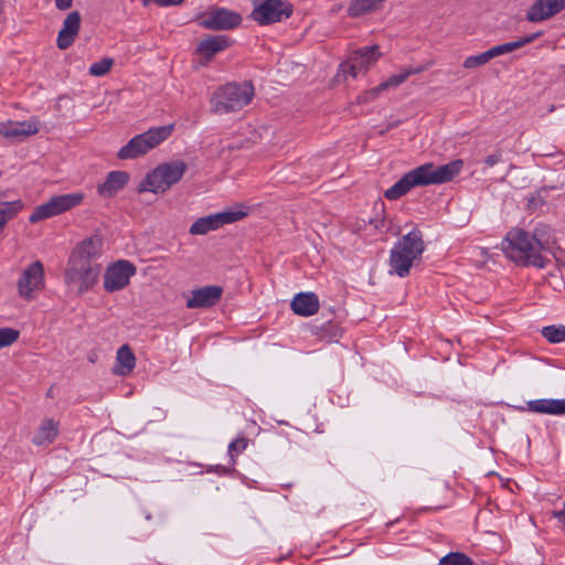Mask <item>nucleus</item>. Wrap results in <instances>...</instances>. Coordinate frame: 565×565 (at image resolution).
I'll list each match as a JSON object with an SVG mask.
<instances>
[{"label":"nucleus","instance_id":"f257e3e1","mask_svg":"<svg viewBox=\"0 0 565 565\" xmlns=\"http://www.w3.org/2000/svg\"><path fill=\"white\" fill-rule=\"evenodd\" d=\"M103 237L92 235L79 242L72 250L64 270V282L78 294L92 289L98 281L102 266L97 259L102 255Z\"/></svg>","mask_w":565,"mask_h":565},{"label":"nucleus","instance_id":"f03ea898","mask_svg":"<svg viewBox=\"0 0 565 565\" xmlns=\"http://www.w3.org/2000/svg\"><path fill=\"white\" fill-rule=\"evenodd\" d=\"M462 167L463 161L460 159L439 167H435L433 163H425L404 174L384 192V196L387 200H398L415 186L449 182L460 173Z\"/></svg>","mask_w":565,"mask_h":565},{"label":"nucleus","instance_id":"7ed1b4c3","mask_svg":"<svg viewBox=\"0 0 565 565\" xmlns=\"http://www.w3.org/2000/svg\"><path fill=\"white\" fill-rule=\"evenodd\" d=\"M504 255L520 266L545 268L551 259L537 252L531 234L522 228H511L502 241Z\"/></svg>","mask_w":565,"mask_h":565},{"label":"nucleus","instance_id":"20e7f679","mask_svg":"<svg viewBox=\"0 0 565 565\" xmlns=\"http://www.w3.org/2000/svg\"><path fill=\"white\" fill-rule=\"evenodd\" d=\"M425 250L423 233L414 228L404 235L391 249L390 274L404 278L409 275L413 265L422 258Z\"/></svg>","mask_w":565,"mask_h":565},{"label":"nucleus","instance_id":"39448f33","mask_svg":"<svg viewBox=\"0 0 565 565\" xmlns=\"http://www.w3.org/2000/svg\"><path fill=\"white\" fill-rule=\"evenodd\" d=\"M254 96L255 89L252 82L227 83L213 93L211 108L218 115L235 113L247 106Z\"/></svg>","mask_w":565,"mask_h":565},{"label":"nucleus","instance_id":"423d86ee","mask_svg":"<svg viewBox=\"0 0 565 565\" xmlns=\"http://www.w3.org/2000/svg\"><path fill=\"white\" fill-rule=\"evenodd\" d=\"M186 168V163L180 160L160 164L146 175L138 191L163 193L181 180Z\"/></svg>","mask_w":565,"mask_h":565},{"label":"nucleus","instance_id":"0eeeda50","mask_svg":"<svg viewBox=\"0 0 565 565\" xmlns=\"http://www.w3.org/2000/svg\"><path fill=\"white\" fill-rule=\"evenodd\" d=\"M172 128V126H160L135 136L126 146L120 148L117 158L126 160L146 154L164 141L171 135Z\"/></svg>","mask_w":565,"mask_h":565},{"label":"nucleus","instance_id":"6e6552de","mask_svg":"<svg viewBox=\"0 0 565 565\" xmlns=\"http://www.w3.org/2000/svg\"><path fill=\"white\" fill-rule=\"evenodd\" d=\"M84 194L79 192L52 196L47 202L36 206L30 215V223H38L42 220L62 214L82 203Z\"/></svg>","mask_w":565,"mask_h":565},{"label":"nucleus","instance_id":"1a4fd4ad","mask_svg":"<svg viewBox=\"0 0 565 565\" xmlns=\"http://www.w3.org/2000/svg\"><path fill=\"white\" fill-rule=\"evenodd\" d=\"M136 273V266L129 260L120 259L110 264L104 274V289L107 292L125 289Z\"/></svg>","mask_w":565,"mask_h":565},{"label":"nucleus","instance_id":"9d476101","mask_svg":"<svg viewBox=\"0 0 565 565\" xmlns=\"http://www.w3.org/2000/svg\"><path fill=\"white\" fill-rule=\"evenodd\" d=\"M243 211H225L199 217L189 228L192 235H205L211 231H216L226 224L235 223L246 216Z\"/></svg>","mask_w":565,"mask_h":565},{"label":"nucleus","instance_id":"9b49d317","mask_svg":"<svg viewBox=\"0 0 565 565\" xmlns=\"http://www.w3.org/2000/svg\"><path fill=\"white\" fill-rule=\"evenodd\" d=\"M379 45L365 46L353 52L348 61L341 65L342 72H348L353 78L365 73L381 56Z\"/></svg>","mask_w":565,"mask_h":565},{"label":"nucleus","instance_id":"f8f14e48","mask_svg":"<svg viewBox=\"0 0 565 565\" xmlns=\"http://www.w3.org/2000/svg\"><path fill=\"white\" fill-rule=\"evenodd\" d=\"M241 22L242 18L238 13L225 8L211 9L200 19V25L209 30H231Z\"/></svg>","mask_w":565,"mask_h":565},{"label":"nucleus","instance_id":"ddd939ff","mask_svg":"<svg viewBox=\"0 0 565 565\" xmlns=\"http://www.w3.org/2000/svg\"><path fill=\"white\" fill-rule=\"evenodd\" d=\"M290 14L291 8L288 3L281 0H266L253 10L252 18L260 25H266L280 21L282 17L288 18Z\"/></svg>","mask_w":565,"mask_h":565},{"label":"nucleus","instance_id":"4468645a","mask_svg":"<svg viewBox=\"0 0 565 565\" xmlns=\"http://www.w3.org/2000/svg\"><path fill=\"white\" fill-rule=\"evenodd\" d=\"M44 286V268L41 262L36 260L28 266L19 281V295L24 299H32L33 291L41 290Z\"/></svg>","mask_w":565,"mask_h":565},{"label":"nucleus","instance_id":"2eb2a0df","mask_svg":"<svg viewBox=\"0 0 565 565\" xmlns=\"http://www.w3.org/2000/svg\"><path fill=\"white\" fill-rule=\"evenodd\" d=\"M565 9V0H535L526 11L529 22L548 20Z\"/></svg>","mask_w":565,"mask_h":565},{"label":"nucleus","instance_id":"dca6fc26","mask_svg":"<svg viewBox=\"0 0 565 565\" xmlns=\"http://www.w3.org/2000/svg\"><path fill=\"white\" fill-rule=\"evenodd\" d=\"M81 21L82 18L78 11H72L66 15L56 39V45L60 50H67L75 42L81 29Z\"/></svg>","mask_w":565,"mask_h":565},{"label":"nucleus","instance_id":"f3484780","mask_svg":"<svg viewBox=\"0 0 565 565\" xmlns=\"http://www.w3.org/2000/svg\"><path fill=\"white\" fill-rule=\"evenodd\" d=\"M223 289L220 286H205L193 290L186 301L189 309L210 308L221 299Z\"/></svg>","mask_w":565,"mask_h":565},{"label":"nucleus","instance_id":"a211bd4d","mask_svg":"<svg viewBox=\"0 0 565 565\" xmlns=\"http://www.w3.org/2000/svg\"><path fill=\"white\" fill-rule=\"evenodd\" d=\"M231 45V41L225 35H210L201 40L196 46V53L204 58V64L212 61V58L220 52L224 51Z\"/></svg>","mask_w":565,"mask_h":565},{"label":"nucleus","instance_id":"6ab92c4d","mask_svg":"<svg viewBox=\"0 0 565 565\" xmlns=\"http://www.w3.org/2000/svg\"><path fill=\"white\" fill-rule=\"evenodd\" d=\"M38 131V125L32 121H9L0 125V135L7 139L21 140Z\"/></svg>","mask_w":565,"mask_h":565},{"label":"nucleus","instance_id":"aec40b11","mask_svg":"<svg viewBox=\"0 0 565 565\" xmlns=\"http://www.w3.org/2000/svg\"><path fill=\"white\" fill-rule=\"evenodd\" d=\"M128 181L129 174L127 172L111 171L106 180L97 186V192L103 198H113L127 185Z\"/></svg>","mask_w":565,"mask_h":565},{"label":"nucleus","instance_id":"412c9836","mask_svg":"<svg viewBox=\"0 0 565 565\" xmlns=\"http://www.w3.org/2000/svg\"><path fill=\"white\" fill-rule=\"evenodd\" d=\"M320 307L318 296L313 292H300L291 301L292 311L302 317H309L318 312Z\"/></svg>","mask_w":565,"mask_h":565},{"label":"nucleus","instance_id":"4be33fe9","mask_svg":"<svg viewBox=\"0 0 565 565\" xmlns=\"http://www.w3.org/2000/svg\"><path fill=\"white\" fill-rule=\"evenodd\" d=\"M531 238L536 246L537 252L544 254H551L555 244V237L552 228L546 224H539L531 235Z\"/></svg>","mask_w":565,"mask_h":565},{"label":"nucleus","instance_id":"5701e85b","mask_svg":"<svg viewBox=\"0 0 565 565\" xmlns=\"http://www.w3.org/2000/svg\"><path fill=\"white\" fill-rule=\"evenodd\" d=\"M527 409L532 413L550 414V415H565V398L564 399H534L527 402Z\"/></svg>","mask_w":565,"mask_h":565},{"label":"nucleus","instance_id":"b1692460","mask_svg":"<svg viewBox=\"0 0 565 565\" xmlns=\"http://www.w3.org/2000/svg\"><path fill=\"white\" fill-rule=\"evenodd\" d=\"M116 363L114 369L116 375L126 376L135 369L136 356L128 344H124L118 349Z\"/></svg>","mask_w":565,"mask_h":565},{"label":"nucleus","instance_id":"393cba45","mask_svg":"<svg viewBox=\"0 0 565 565\" xmlns=\"http://www.w3.org/2000/svg\"><path fill=\"white\" fill-rule=\"evenodd\" d=\"M541 34H542L541 32H536L531 35L523 36L513 42H507V43H503L500 45H495L487 51L488 55H489L490 60H492L497 56L511 53L518 49H521V47L532 43L535 39L541 36Z\"/></svg>","mask_w":565,"mask_h":565},{"label":"nucleus","instance_id":"a878e982","mask_svg":"<svg viewBox=\"0 0 565 565\" xmlns=\"http://www.w3.org/2000/svg\"><path fill=\"white\" fill-rule=\"evenodd\" d=\"M57 434L58 424L52 418H46L42 422L35 436L33 437V444L38 446L52 444Z\"/></svg>","mask_w":565,"mask_h":565},{"label":"nucleus","instance_id":"bb28decb","mask_svg":"<svg viewBox=\"0 0 565 565\" xmlns=\"http://www.w3.org/2000/svg\"><path fill=\"white\" fill-rule=\"evenodd\" d=\"M384 1L385 0H352L348 8V14L352 18L362 17L379 9Z\"/></svg>","mask_w":565,"mask_h":565},{"label":"nucleus","instance_id":"cd10ccee","mask_svg":"<svg viewBox=\"0 0 565 565\" xmlns=\"http://www.w3.org/2000/svg\"><path fill=\"white\" fill-rule=\"evenodd\" d=\"M23 206L24 204L21 200L0 201V231L6 227L9 221L18 215Z\"/></svg>","mask_w":565,"mask_h":565},{"label":"nucleus","instance_id":"c85d7f7f","mask_svg":"<svg viewBox=\"0 0 565 565\" xmlns=\"http://www.w3.org/2000/svg\"><path fill=\"white\" fill-rule=\"evenodd\" d=\"M422 68H406L403 72L398 74H394L390 76L385 82L380 84V88H383V90H386L388 88H394L403 84L411 75L420 73Z\"/></svg>","mask_w":565,"mask_h":565},{"label":"nucleus","instance_id":"c756f323","mask_svg":"<svg viewBox=\"0 0 565 565\" xmlns=\"http://www.w3.org/2000/svg\"><path fill=\"white\" fill-rule=\"evenodd\" d=\"M311 332L319 335L321 339L333 340L341 334V329L331 321L321 326H311Z\"/></svg>","mask_w":565,"mask_h":565},{"label":"nucleus","instance_id":"7c9ffc66","mask_svg":"<svg viewBox=\"0 0 565 565\" xmlns=\"http://www.w3.org/2000/svg\"><path fill=\"white\" fill-rule=\"evenodd\" d=\"M114 60L110 57H104L100 61L93 63L89 67V74L92 76H104L106 75L113 67Z\"/></svg>","mask_w":565,"mask_h":565},{"label":"nucleus","instance_id":"2f4dec72","mask_svg":"<svg viewBox=\"0 0 565 565\" xmlns=\"http://www.w3.org/2000/svg\"><path fill=\"white\" fill-rule=\"evenodd\" d=\"M439 565H472V561L463 553H449L440 558Z\"/></svg>","mask_w":565,"mask_h":565},{"label":"nucleus","instance_id":"473e14b6","mask_svg":"<svg viewBox=\"0 0 565 565\" xmlns=\"http://www.w3.org/2000/svg\"><path fill=\"white\" fill-rule=\"evenodd\" d=\"M542 334L548 342L558 343L565 339V328H556L554 326L544 327Z\"/></svg>","mask_w":565,"mask_h":565},{"label":"nucleus","instance_id":"72a5a7b5","mask_svg":"<svg viewBox=\"0 0 565 565\" xmlns=\"http://www.w3.org/2000/svg\"><path fill=\"white\" fill-rule=\"evenodd\" d=\"M20 332L13 328H0V349L9 347L19 339Z\"/></svg>","mask_w":565,"mask_h":565},{"label":"nucleus","instance_id":"f704fd0d","mask_svg":"<svg viewBox=\"0 0 565 565\" xmlns=\"http://www.w3.org/2000/svg\"><path fill=\"white\" fill-rule=\"evenodd\" d=\"M489 61H490V57L488 55V52L486 51L478 55L468 56L463 61V67L465 68H476V67L487 64Z\"/></svg>","mask_w":565,"mask_h":565},{"label":"nucleus","instance_id":"c9c22d12","mask_svg":"<svg viewBox=\"0 0 565 565\" xmlns=\"http://www.w3.org/2000/svg\"><path fill=\"white\" fill-rule=\"evenodd\" d=\"M248 445V439L245 437H239L235 440H233L228 445V455L231 458H234L235 456L239 455L242 451L246 449Z\"/></svg>","mask_w":565,"mask_h":565},{"label":"nucleus","instance_id":"e433bc0d","mask_svg":"<svg viewBox=\"0 0 565 565\" xmlns=\"http://www.w3.org/2000/svg\"><path fill=\"white\" fill-rule=\"evenodd\" d=\"M384 92L383 88H380V85H377L376 87L374 88H371V89H367L365 90L362 95L358 96L356 98V103L358 104H363V103H369V102H372L379 95L380 93Z\"/></svg>","mask_w":565,"mask_h":565},{"label":"nucleus","instance_id":"4c0bfd02","mask_svg":"<svg viewBox=\"0 0 565 565\" xmlns=\"http://www.w3.org/2000/svg\"><path fill=\"white\" fill-rule=\"evenodd\" d=\"M185 0H152L159 7H170V6H180ZM151 0H145L143 4L147 6Z\"/></svg>","mask_w":565,"mask_h":565},{"label":"nucleus","instance_id":"58836bf2","mask_svg":"<svg viewBox=\"0 0 565 565\" xmlns=\"http://www.w3.org/2000/svg\"><path fill=\"white\" fill-rule=\"evenodd\" d=\"M501 152L500 151H497L492 154H489L486 159H484V163L488 166V167H493L494 164H497L498 162L501 161Z\"/></svg>","mask_w":565,"mask_h":565},{"label":"nucleus","instance_id":"ea45409f","mask_svg":"<svg viewBox=\"0 0 565 565\" xmlns=\"http://www.w3.org/2000/svg\"><path fill=\"white\" fill-rule=\"evenodd\" d=\"M73 0H55L58 10H67L72 7Z\"/></svg>","mask_w":565,"mask_h":565},{"label":"nucleus","instance_id":"a19ab883","mask_svg":"<svg viewBox=\"0 0 565 565\" xmlns=\"http://www.w3.org/2000/svg\"><path fill=\"white\" fill-rule=\"evenodd\" d=\"M553 516L557 519L559 522L565 523V502L562 510L553 511Z\"/></svg>","mask_w":565,"mask_h":565},{"label":"nucleus","instance_id":"79ce46f5","mask_svg":"<svg viewBox=\"0 0 565 565\" xmlns=\"http://www.w3.org/2000/svg\"><path fill=\"white\" fill-rule=\"evenodd\" d=\"M4 3L3 0H0V15L3 13Z\"/></svg>","mask_w":565,"mask_h":565}]
</instances>
